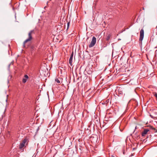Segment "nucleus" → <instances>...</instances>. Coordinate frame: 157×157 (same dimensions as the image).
Returning a JSON list of instances; mask_svg holds the SVG:
<instances>
[{
    "mask_svg": "<svg viewBox=\"0 0 157 157\" xmlns=\"http://www.w3.org/2000/svg\"><path fill=\"white\" fill-rule=\"evenodd\" d=\"M34 33L33 30H31L28 33L29 38L25 40L23 43V46L25 47V44L27 42L30 41L32 39V35Z\"/></svg>",
    "mask_w": 157,
    "mask_h": 157,
    "instance_id": "f257e3e1",
    "label": "nucleus"
},
{
    "mask_svg": "<svg viewBox=\"0 0 157 157\" xmlns=\"http://www.w3.org/2000/svg\"><path fill=\"white\" fill-rule=\"evenodd\" d=\"M96 41V38L94 36H93L92 38V40L90 43L89 45V48H91L93 47L95 44Z\"/></svg>",
    "mask_w": 157,
    "mask_h": 157,
    "instance_id": "f03ea898",
    "label": "nucleus"
},
{
    "mask_svg": "<svg viewBox=\"0 0 157 157\" xmlns=\"http://www.w3.org/2000/svg\"><path fill=\"white\" fill-rule=\"evenodd\" d=\"M144 32L143 29H142L140 30V37L139 40L141 42L143 40L144 37Z\"/></svg>",
    "mask_w": 157,
    "mask_h": 157,
    "instance_id": "7ed1b4c3",
    "label": "nucleus"
},
{
    "mask_svg": "<svg viewBox=\"0 0 157 157\" xmlns=\"http://www.w3.org/2000/svg\"><path fill=\"white\" fill-rule=\"evenodd\" d=\"M27 140L26 139H25L19 145V148L20 149H22L25 145V143L27 142Z\"/></svg>",
    "mask_w": 157,
    "mask_h": 157,
    "instance_id": "20e7f679",
    "label": "nucleus"
},
{
    "mask_svg": "<svg viewBox=\"0 0 157 157\" xmlns=\"http://www.w3.org/2000/svg\"><path fill=\"white\" fill-rule=\"evenodd\" d=\"M73 56V52H72L70 56V57L69 59V63L71 65H72V59Z\"/></svg>",
    "mask_w": 157,
    "mask_h": 157,
    "instance_id": "39448f33",
    "label": "nucleus"
},
{
    "mask_svg": "<svg viewBox=\"0 0 157 157\" xmlns=\"http://www.w3.org/2000/svg\"><path fill=\"white\" fill-rule=\"evenodd\" d=\"M149 130L148 129H144L142 133V135L143 136H144L146 135L147 132L149 131Z\"/></svg>",
    "mask_w": 157,
    "mask_h": 157,
    "instance_id": "423d86ee",
    "label": "nucleus"
},
{
    "mask_svg": "<svg viewBox=\"0 0 157 157\" xmlns=\"http://www.w3.org/2000/svg\"><path fill=\"white\" fill-rule=\"evenodd\" d=\"M111 36V35L110 34H108L106 37V40L107 41H108L109 40V39L110 38Z\"/></svg>",
    "mask_w": 157,
    "mask_h": 157,
    "instance_id": "0eeeda50",
    "label": "nucleus"
},
{
    "mask_svg": "<svg viewBox=\"0 0 157 157\" xmlns=\"http://www.w3.org/2000/svg\"><path fill=\"white\" fill-rule=\"evenodd\" d=\"M150 116L152 118H156L157 117V114H155V115H154V116H153L152 115H150Z\"/></svg>",
    "mask_w": 157,
    "mask_h": 157,
    "instance_id": "6e6552de",
    "label": "nucleus"
},
{
    "mask_svg": "<svg viewBox=\"0 0 157 157\" xmlns=\"http://www.w3.org/2000/svg\"><path fill=\"white\" fill-rule=\"evenodd\" d=\"M155 97L157 100V93L156 92H154L153 93Z\"/></svg>",
    "mask_w": 157,
    "mask_h": 157,
    "instance_id": "1a4fd4ad",
    "label": "nucleus"
},
{
    "mask_svg": "<svg viewBox=\"0 0 157 157\" xmlns=\"http://www.w3.org/2000/svg\"><path fill=\"white\" fill-rule=\"evenodd\" d=\"M56 81L58 83H60V81L58 79H55Z\"/></svg>",
    "mask_w": 157,
    "mask_h": 157,
    "instance_id": "9d476101",
    "label": "nucleus"
},
{
    "mask_svg": "<svg viewBox=\"0 0 157 157\" xmlns=\"http://www.w3.org/2000/svg\"><path fill=\"white\" fill-rule=\"evenodd\" d=\"M22 81L23 83H25L26 81V79L25 78H23L22 80Z\"/></svg>",
    "mask_w": 157,
    "mask_h": 157,
    "instance_id": "9b49d317",
    "label": "nucleus"
},
{
    "mask_svg": "<svg viewBox=\"0 0 157 157\" xmlns=\"http://www.w3.org/2000/svg\"><path fill=\"white\" fill-rule=\"evenodd\" d=\"M151 128L152 129H153V130H155V132H157V130L155 129V128H154L152 126H151Z\"/></svg>",
    "mask_w": 157,
    "mask_h": 157,
    "instance_id": "f8f14e48",
    "label": "nucleus"
},
{
    "mask_svg": "<svg viewBox=\"0 0 157 157\" xmlns=\"http://www.w3.org/2000/svg\"><path fill=\"white\" fill-rule=\"evenodd\" d=\"M69 24H70V23L69 22H68L67 23V29L68 28V27H69Z\"/></svg>",
    "mask_w": 157,
    "mask_h": 157,
    "instance_id": "ddd939ff",
    "label": "nucleus"
},
{
    "mask_svg": "<svg viewBox=\"0 0 157 157\" xmlns=\"http://www.w3.org/2000/svg\"><path fill=\"white\" fill-rule=\"evenodd\" d=\"M25 77L26 78H28V76L27 75H25Z\"/></svg>",
    "mask_w": 157,
    "mask_h": 157,
    "instance_id": "4468645a",
    "label": "nucleus"
},
{
    "mask_svg": "<svg viewBox=\"0 0 157 157\" xmlns=\"http://www.w3.org/2000/svg\"><path fill=\"white\" fill-rule=\"evenodd\" d=\"M112 157H115L114 156H113V155H112Z\"/></svg>",
    "mask_w": 157,
    "mask_h": 157,
    "instance_id": "2eb2a0df",
    "label": "nucleus"
},
{
    "mask_svg": "<svg viewBox=\"0 0 157 157\" xmlns=\"http://www.w3.org/2000/svg\"><path fill=\"white\" fill-rule=\"evenodd\" d=\"M6 101H7V98L6 99Z\"/></svg>",
    "mask_w": 157,
    "mask_h": 157,
    "instance_id": "dca6fc26",
    "label": "nucleus"
},
{
    "mask_svg": "<svg viewBox=\"0 0 157 157\" xmlns=\"http://www.w3.org/2000/svg\"><path fill=\"white\" fill-rule=\"evenodd\" d=\"M46 7V6H45V7H44V8H45Z\"/></svg>",
    "mask_w": 157,
    "mask_h": 157,
    "instance_id": "f3484780",
    "label": "nucleus"
}]
</instances>
